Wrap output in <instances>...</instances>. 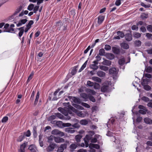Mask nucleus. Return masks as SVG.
Masks as SVG:
<instances>
[{"label":"nucleus","mask_w":152,"mask_h":152,"mask_svg":"<svg viewBox=\"0 0 152 152\" xmlns=\"http://www.w3.org/2000/svg\"><path fill=\"white\" fill-rule=\"evenodd\" d=\"M146 71L147 72L151 73L152 71V68L151 66H148L147 68Z\"/></svg>","instance_id":"nucleus-55"},{"label":"nucleus","mask_w":152,"mask_h":152,"mask_svg":"<svg viewBox=\"0 0 152 152\" xmlns=\"http://www.w3.org/2000/svg\"><path fill=\"white\" fill-rule=\"evenodd\" d=\"M65 131L68 133H73L75 132L74 129L72 128H66L65 129Z\"/></svg>","instance_id":"nucleus-25"},{"label":"nucleus","mask_w":152,"mask_h":152,"mask_svg":"<svg viewBox=\"0 0 152 152\" xmlns=\"http://www.w3.org/2000/svg\"><path fill=\"white\" fill-rule=\"evenodd\" d=\"M51 134L53 135H58L60 137H63L64 136V133L60 131L57 129H55L51 132Z\"/></svg>","instance_id":"nucleus-2"},{"label":"nucleus","mask_w":152,"mask_h":152,"mask_svg":"<svg viewBox=\"0 0 152 152\" xmlns=\"http://www.w3.org/2000/svg\"><path fill=\"white\" fill-rule=\"evenodd\" d=\"M39 143L40 146L41 147H42L43 146V141L42 140V137L41 135H39Z\"/></svg>","instance_id":"nucleus-43"},{"label":"nucleus","mask_w":152,"mask_h":152,"mask_svg":"<svg viewBox=\"0 0 152 152\" xmlns=\"http://www.w3.org/2000/svg\"><path fill=\"white\" fill-rule=\"evenodd\" d=\"M103 61L102 62V64L104 65L109 66L111 64V62L109 60H106L105 58H103Z\"/></svg>","instance_id":"nucleus-18"},{"label":"nucleus","mask_w":152,"mask_h":152,"mask_svg":"<svg viewBox=\"0 0 152 152\" xmlns=\"http://www.w3.org/2000/svg\"><path fill=\"white\" fill-rule=\"evenodd\" d=\"M32 132L34 137V138H36L37 136V128L36 126H34L33 127Z\"/></svg>","instance_id":"nucleus-26"},{"label":"nucleus","mask_w":152,"mask_h":152,"mask_svg":"<svg viewBox=\"0 0 152 152\" xmlns=\"http://www.w3.org/2000/svg\"><path fill=\"white\" fill-rule=\"evenodd\" d=\"M24 27L23 26L20 28H17V29L20 31L18 33V37L19 38H20L23 35L24 32Z\"/></svg>","instance_id":"nucleus-12"},{"label":"nucleus","mask_w":152,"mask_h":152,"mask_svg":"<svg viewBox=\"0 0 152 152\" xmlns=\"http://www.w3.org/2000/svg\"><path fill=\"white\" fill-rule=\"evenodd\" d=\"M35 93V92L34 91H33L32 92L30 99V100L31 101H33L34 100V96Z\"/></svg>","instance_id":"nucleus-48"},{"label":"nucleus","mask_w":152,"mask_h":152,"mask_svg":"<svg viewBox=\"0 0 152 152\" xmlns=\"http://www.w3.org/2000/svg\"><path fill=\"white\" fill-rule=\"evenodd\" d=\"M15 25L14 24H11L10 26L9 24L8 23L6 24L4 27V31L5 32H7L9 33H13L14 32V29L13 28L15 27Z\"/></svg>","instance_id":"nucleus-1"},{"label":"nucleus","mask_w":152,"mask_h":152,"mask_svg":"<svg viewBox=\"0 0 152 152\" xmlns=\"http://www.w3.org/2000/svg\"><path fill=\"white\" fill-rule=\"evenodd\" d=\"M67 28V26L66 25H64V26H62V27L61 28V30L63 32H64L66 31Z\"/></svg>","instance_id":"nucleus-61"},{"label":"nucleus","mask_w":152,"mask_h":152,"mask_svg":"<svg viewBox=\"0 0 152 152\" xmlns=\"http://www.w3.org/2000/svg\"><path fill=\"white\" fill-rule=\"evenodd\" d=\"M39 8V6H34V7L33 8L34 12V13H36L38 11Z\"/></svg>","instance_id":"nucleus-57"},{"label":"nucleus","mask_w":152,"mask_h":152,"mask_svg":"<svg viewBox=\"0 0 152 152\" xmlns=\"http://www.w3.org/2000/svg\"><path fill=\"white\" fill-rule=\"evenodd\" d=\"M87 85L89 86L92 87L94 86V83L93 82L88 80L87 82Z\"/></svg>","instance_id":"nucleus-50"},{"label":"nucleus","mask_w":152,"mask_h":152,"mask_svg":"<svg viewBox=\"0 0 152 152\" xmlns=\"http://www.w3.org/2000/svg\"><path fill=\"white\" fill-rule=\"evenodd\" d=\"M81 104L83 106L87 108H89L90 107V106L88 104L82 102Z\"/></svg>","instance_id":"nucleus-60"},{"label":"nucleus","mask_w":152,"mask_h":152,"mask_svg":"<svg viewBox=\"0 0 152 152\" xmlns=\"http://www.w3.org/2000/svg\"><path fill=\"white\" fill-rule=\"evenodd\" d=\"M54 138L55 142L57 143L63 142L65 141L64 138L58 137H55Z\"/></svg>","instance_id":"nucleus-9"},{"label":"nucleus","mask_w":152,"mask_h":152,"mask_svg":"<svg viewBox=\"0 0 152 152\" xmlns=\"http://www.w3.org/2000/svg\"><path fill=\"white\" fill-rule=\"evenodd\" d=\"M88 98L89 99L90 101L93 102H96V99L94 97L91 95H89V97Z\"/></svg>","instance_id":"nucleus-42"},{"label":"nucleus","mask_w":152,"mask_h":152,"mask_svg":"<svg viewBox=\"0 0 152 152\" xmlns=\"http://www.w3.org/2000/svg\"><path fill=\"white\" fill-rule=\"evenodd\" d=\"M96 74L97 76L101 77H105L106 74L104 72L101 70L98 71L97 72Z\"/></svg>","instance_id":"nucleus-17"},{"label":"nucleus","mask_w":152,"mask_h":152,"mask_svg":"<svg viewBox=\"0 0 152 152\" xmlns=\"http://www.w3.org/2000/svg\"><path fill=\"white\" fill-rule=\"evenodd\" d=\"M105 53V51L104 49L103 48L100 49L99 51V55L100 56H104Z\"/></svg>","instance_id":"nucleus-31"},{"label":"nucleus","mask_w":152,"mask_h":152,"mask_svg":"<svg viewBox=\"0 0 152 152\" xmlns=\"http://www.w3.org/2000/svg\"><path fill=\"white\" fill-rule=\"evenodd\" d=\"M92 79L93 80L98 83H101L102 82V80L99 77H92Z\"/></svg>","instance_id":"nucleus-30"},{"label":"nucleus","mask_w":152,"mask_h":152,"mask_svg":"<svg viewBox=\"0 0 152 152\" xmlns=\"http://www.w3.org/2000/svg\"><path fill=\"white\" fill-rule=\"evenodd\" d=\"M56 145L54 143H50L46 148V150L48 152H50L53 151L56 147Z\"/></svg>","instance_id":"nucleus-3"},{"label":"nucleus","mask_w":152,"mask_h":152,"mask_svg":"<svg viewBox=\"0 0 152 152\" xmlns=\"http://www.w3.org/2000/svg\"><path fill=\"white\" fill-rule=\"evenodd\" d=\"M70 108L74 111V112L76 113L78 116L81 117H84V115L82 113V111H79L78 110L73 107H71Z\"/></svg>","instance_id":"nucleus-6"},{"label":"nucleus","mask_w":152,"mask_h":152,"mask_svg":"<svg viewBox=\"0 0 152 152\" xmlns=\"http://www.w3.org/2000/svg\"><path fill=\"white\" fill-rule=\"evenodd\" d=\"M80 123L82 125H85L88 124V122L86 120L83 119L80 121Z\"/></svg>","instance_id":"nucleus-33"},{"label":"nucleus","mask_w":152,"mask_h":152,"mask_svg":"<svg viewBox=\"0 0 152 152\" xmlns=\"http://www.w3.org/2000/svg\"><path fill=\"white\" fill-rule=\"evenodd\" d=\"M111 140L117 145H118L120 143L121 141L119 137L114 136L111 137Z\"/></svg>","instance_id":"nucleus-8"},{"label":"nucleus","mask_w":152,"mask_h":152,"mask_svg":"<svg viewBox=\"0 0 152 152\" xmlns=\"http://www.w3.org/2000/svg\"><path fill=\"white\" fill-rule=\"evenodd\" d=\"M134 36L135 37L138 38L140 37L141 35L139 33L135 32L134 34Z\"/></svg>","instance_id":"nucleus-51"},{"label":"nucleus","mask_w":152,"mask_h":152,"mask_svg":"<svg viewBox=\"0 0 152 152\" xmlns=\"http://www.w3.org/2000/svg\"><path fill=\"white\" fill-rule=\"evenodd\" d=\"M56 118V117L55 114L54 113V115H52L50 116L48 118V121H51L53 120H54Z\"/></svg>","instance_id":"nucleus-37"},{"label":"nucleus","mask_w":152,"mask_h":152,"mask_svg":"<svg viewBox=\"0 0 152 152\" xmlns=\"http://www.w3.org/2000/svg\"><path fill=\"white\" fill-rule=\"evenodd\" d=\"M72 107V106L70 105L69 106L68 109L67 110V112L68 113V114H69L70 115H73V113H72V112H74V111H73L70 108V107Z\"/></svg>","instance_id":"nucleus-45"},{"label":"nucleus","mask_w":152,"mask_h":152,"mask_svg":"<svg viewBox=\"0 0 152 152\" xmlns=\"http://www.w3.org/2000/svg\"><path fill=\"white\" fill-rule=\"evenodd\" d=\"M90 68L94 70H97L98 68V66L95 64H92L90 66Z\"/></svg>","instance_id":"nucleus-44"},{"label":"nucleus","mask_w":152,"mask_h":152,"mask_svg":"<svg viewBox=\"0 0 152 152\" xmlns=\"http://www.w3.org/2000/svg\"><path fill=\"white\" fill-rule=\"evenodd\" d=\"M109 86L108 85H103L101 88V91L103 92H108L109 90Z\"/></svg>","instance_id":"nucleus-10"},{"label":"nucleus","mask_w":152,"mask_h":152,"mask_svg":"<svg viewBox=\"0 0 152 152\" xmlns=\"http://www.w3.org/2000/svg\"><path fill=\"white\" fill-rule=\"evenodd\" d=\"M56 26H57V29L59 30H61V28L63 26V23L62 22L59 20L56 23Z\"/></svg>","instance_id":"nucleus-13"},{"label":"nucleus","mask_w":152,"mask_h":152,"mask_svg":"<svg viewBox=\"0 0 152 152\" xmlns=\"http://www.w3.org/2000/svg\"><path fill=\"white\" fill-rule=\"evenodd\" d=\"M31 132L29 130H28L26 132H24L23 133V135H24L25 137V136L27 137H29L31 135Z\"/></svg>","instance_id":"nucleus-38"},{"label":"nucleus","mask_w":152,"mask_h":152,"mask_svg":"<svg viewBox=\"0 0 152 152\" xmlns=\"http://www.w3.org/2000/svg\"><path fill=\"white\" fill-rule=\"evenodd\" d=\"M125 62L124 60L123 59H120L118 61V63L120 65H123Z\"/></svg>","instance_id":"nucleus-59"},{"label":"nucleus","mask_w":152,"mask_h":152,"mask_svg":"<svg viewBox=\"0 0 152 152\" xmlns=\"http://www.w3.org/2000/svg\"><path fill=\"white\" fill-rule=\"evenodd\" d=\"M147 29L149 32L152 33V25H148L147 26Z\"/></svg>","instance_id":"nucleus-49"},{"label":"nucleus","mask_w":152,"mask_h":152,"mask_svg":"<svg viewBox=\"0 0 152 152\" xmlns=\"http://www.w3.org/2000/svg\"><path fill=\"white\" fill-rule=\"evenodd\" d=\"M94 89H99V88L100 86L99 84L95 83V84H94Z\"/></svg>","instance_id":"nucleus-62"},{"label":"nucleus","mask_w":152,"mask_h":152,"mask_svg":"<svg viewBox=\"0 0 152 152\" xmlns=\"http://www.w3.org/2000/svg\"><path fill=\"white\" fill-rule=\"evenodd\" d=\"M92 138V137L91 136V135H90L89 134L86 135L85 137V139H86L88 141H89V140H91Z\"/></svg>","instance_id":"nucleus-54"},{"label":"nucleus","mask_w":152,"mask_h":152,"mask_svg":"<svg viewBox=\"0 0 152 152\" xmlns=\"http://www.w3.org/2000/svg\"><path fill=\"white\" fill-rule=\"evenodd\" d=\"M99 68L102 70H104V71H107L108 70V68L107 66H99Z\"/></svg>","instance_id":"nucleus-41"},{"label":"nucleus","mask_w":152,"mask_h":152,"mask_svg":"<svg viewBox=\"0 0 152 152\" xmlns=\"http://www.w3.org/2000/svg\"><path fill=\"white\" fill-rule=\"evenodd\" d=\"M34 23V22L32 20H30L29 21L28 23L27 24L26 27L30 28L31 27V26Z\"/></svg>","instance_id":"nucleus-46"},{"label":"nucleus","mask_w":152,"mask_h":152,"mask_svg":"<svg viewBox=\"0 0 152 152\" xmlns=\"http://www.w3.org/2000/svg\"><path fill=\"white\" fill-rule=\"evenodd\" d=\"M27 20L26 19H23L20 20L18 23L17 24V27H19L21 26L22 24H25L27 21Z\"/></svg>","instance_id":"nucleus-16"},{"label":"nucleus","mask_w":152,"mask_h":152,"mask_svg":"<svg viewBox=\"0 0 152 152\" xmlns=\"http://www.w3.org/2000/svg\"><path fill=\"white\" fill-rule=\"evenodd\" d=\"M55 114L56 118L57 117L60 119H63L64 118L63 115L60 113H55Z\"/></svg>","instance_id":"nucleus-36"},{"label":"nucleus","mask_w":152,"mask_h":152,"mask_svg":"<svg viewBox=\"0 0 152 152\" xmlns=\"http://www.w3.org/2000/svg\"><path fill=\"white\" fill-rule=\"evenodd\" d=\"M82 136L80 134H77L75 136V140L77 142H79L80 141V140Z\"/></svg>","instance_id":"nucleus-29"},{"label":"nucleus","mask_w":152,"mask_h":152,"mask_svg":"<svg viewBox=\"0 0 152 152\" xmlns=\"http://www.w3.org/2000/svg\"><path fill=\"white\" fill-rule=\"evenodd\" d=\"M80 96L82 98L84 99L85 101H86L87 99H88L89 97V95H87L86 93H82L80 94Z\"/></svg>","instance_id":"nucleus-22"},{"label":"nucleus","mask_w":152,"mask_h":152,"mask_svg":"<svg viewBox=\"0 0 152 152\" xmlns=\"http://www.w3.org/2000/svg\"><path fill=\"white\" fill-rule=\"evenodd\" d=\"M27 144V142H25L20 145V148L25 149Z\"/></svg>","instance_id":"nucleus-52"},{"label":"nucleus","mask_w":152,"mask_h":152,"mask_svg":"<svg viewBox=\"0 0 152 152\" xmlns=\"http://www.w3.org/2000/svg\"><path fill=\"white\" fill-rule=\"evenodd\" d=\"M78 146H80V144H72L70 145L69 147L70 151V152H73Z\"/></svg>","instance_id":"nucleus-4"},{"label":"nucleus","mask_w":152,"mask_h":152,"mask_svg":"<svg viewBox=\"0 0 152 152\" xmlns=\"http://www.w3.org/2000/svg\"><path fill=\"white\" fill-rule=\"evenodd\" d=\"M134 43L135 46L137 47L140 46L141 45V42L140 40H135Z\"/></svg>","instance_id":"nucleus-35"},{"label":"nucleus","mask_w":152,"mask_h":152,"mask_svg":"<svg viewBox=\"0 0 152 152\" xmlns=\"http://www.w3.org/2000/svg\"><path fill=\"white\" fill-rule=\"evenodd\" d=\"M144 122L148 124H151V119L148 118H145L144 119Z\"/></svg>","instance_id":"nucleus-40"},{"label":"nucleus","mask_w":152,"mask_h":152,"mask_svg":"<svg viewBox=\"0 0 152 152\" xmlns=\"http://www.w3.org/2000/svg\"><path fill=\"white\" fill-rule=\"evenodd\" d=\"M89 147L90 148H92L97 149L100 148V146L98 144L92 143L90 144Z\"/></svg>","instance_id":"nucleus-21"},{"label":"nucleus","mask_w":152,"mask_h":152,"mask_svg":"<svg viewBox=\"0 0 152 152\" xmlns=\"http://www.w3.org/2000/svg\"><path fill=\"white\" fill-rule=\"evenodd\" d=\"M125 38L127 41H130L132 39V35L130 33H127L125 35Z\"/></svg>","instance_id":"nucleus-14"},{"label":"nucleus","mask_w":152,"mask_h":152,"mask_svg":"<svg viewBox=\"0 0 152 152\" xmlns=\"http://www.w3.org/2000/svg\"><path fill=\"white\" fill-rule=\"evenodd\" d=\"M117 34L118 36L121 38H123L125 36L124 33L122 31H118L117 32Z\"/></svg>","instance_id":"nucleus-32"},{"label":"nucleus","mask_w":152,"mask_h":152,"mask_svg":"<svg viewBox=\"0 0 152 152\" xmlns=\"http://www.w3.org/2000/svg\"><path fill=\"white\" fill-rule=\"evenodd\" d=\"M132 29L133 30H138V27L137 26L135 25H133L132 27Z\"/></svg>","instance_id":"nucleus-64"},{"label":"nucleus","mask_w":152,"mask_h":152,"mask_svg":"<svg viewBox=\"0 0 152 152\" xmlns=\"http://www.w3.org/2000/svg\"><path fill=\"white\" fill-rule=\"evenodd\" d=\"M21 9L22 7L21 6L19 8H18L17 9L16 11L14 13L12 16L16 15L21 10Z\"/></svg>","instance_id":"nucleus-47"},{"label":"nucleus","mask_w":152,"mask_h":152,"mask_svg":"<svg viewBox=\"0 0 152 152\" xmlns=\"http://www.w3.org/2000/svg\"><path fill=\"white\" fill-rule=\"evenodd\" d=\"M54 137L53 136H50L49 137H48L47 139H48V142H51L53 140Z\"/></svg>","instance_id":"nucleus-53"},{"label":"nucleus","mask_w":152,"mask_h":152,"mask_svg":"<svg viewBox=\"0 0 152 152\" xmlns=\"http://www.w3.org/2000/svg\"><path fill=\"white\" fill-rule=\"evenodd\" d=\"M28 149L31 152H36V151L37 150V147L34 144L30 145Z\"/></svg>","instance_id":"nucleus-11"},{"label":"nucleus","mask_w":152,"mask_h":152,"mask_svg":"<svg viewBox=\"0 0 152 152\" xmlns=\"http://www.w3.org/2000/svg\"><path fill=\"white\" fill-rule=\"evenodd\" d=\"M34 7V5L32 4H30L27 7V10L30 11H32Z\"/></svg>","instance_id":"nucleus-39"},{"label":"nucleus","mask_w":152,"mask_h":152,"mask_svg":"<svg viewBox=\"0 0 152 152\" xmlns=\"http://www.w3.org/2000/svg\"><path fill=\"white\" fill-rule=\"evenodd\" d=\"M104 49L106 50H111V46L108 45H105Z\"/></svg>","instance_id":"nucleus-58"},{"label":"nucleus","mask_w":152,"mask_h":152,"mask_svg":"<svg viewBox=\"0 0 152 152\" xmlns=\"http://www.w3.org/2000/svg\"><path fill=\"white\" fill-rule=\"evenodd\" d=\"M77 66H75L71 72V74L72 75H75L77 72Z\"/></svg>","instance_id":"nucleus-28"},{"label":"nucleus","mask_w":152,"mask_h":152,"mask_svg":"<svg viewBox=\"0 0 152 152\" xmlns=\"http://www.w3.org/2000/svg\"><path fill=\"white\" fill-rule=\"evenodd\" d=\"M67 147L66 143L61 144L59 147L58 148L57 152H63L65 149H66Z\"/></svg>","instance_id":"nucleus-7"},{"label":"nucleus","mask_w":152,"mask_h":152,"mask_svg":"<svg viewBox=\"0 0 152 152\" xmlns=\"http://www.w3.org/2000/svg\"><path fill=\"white\" fill-rule=\"evenodd\" d=\"M120 45L122 48L124 49H128L129 48L128 44L125 42L121 43Z\"/></svg>","instance_id":"nucleus-19"},{"label":"nucleus","mask_w":152,"mask_h":152,"mask_svg":"<svg viewBox=\"0 0 152 152\" xmlns=\"http://www.w3.org/2000/svg\"><path fill=\"white\" fill-rule=\"evenodd\" d=\"M68 98L71 101L73 102L74 103L78 104H80L81 102L80 99L75 97L69 96Z\"/></svg>","instance_id":"nucleus-5"},{"label":"nucleus","mask_w":152,"mask_h":152,"mask_svg":"<svg viewBox=\"0 0 152 152\" xmlns=\"http://www.w3.org/2000/svg\"><path fill=\"white\" fill-rule=\"evenodd\" d=\"M116 69L115 68H112L109 70V73L111 75H115L116 74Z\"/></svg>","instance_id":"nucleus-23"},{"label":"nucleus","mask_w":152,"mask_h":152,"mask_svg":"<svg viewBox=\"0 0 152 152\" xmlns=\"http://www.w3.org/2000/svg\"><path fill=\"white\" fill-rule=\"evenodd\" d=\"M106 57L108 59L111 60L113 59L114 58V56L112 53H108L106 54Z\"/></svg>","instance_id":"nucleus-27"},{"label":"nucleus","mask_w":152,"mask_h":152,"mask_svg":"<svg viewBox=\"0 0 152 152\" xmlns=\"http://www.w3.org/2000/svg\"><path fill=\"white\" fill-rule=\"evenodd\" d=\"M8 119V118L7 116H5L1 120V122L2 123H5L6 122Z\"/></svg>","instance_id":"nucleus-56"},{"label":"nucleus","mask_w":152,"mask_h":152,"mask_svg":"<svg viewBox=\"0 0 152 152\" xmlns=\"http://www.w3.org/2000/svg\"><path fill=\"white\" fill-rule=\"evenodd\" d=\"M105 17L101 15L98 17V23L99 24H101L104 19Z\"/></svg>","instance_id":"nucleus-15"},{"label":"nucleus","mask_w":152,"mask_h":152,"mask_svg":"<svg viewBox=\"0 0 152 152\" xmlns=\"http://www.w3.org/2000/svg\"><path fill=\"white\" fill-rule=\"evenodd\" d=\"M144 81L145 80H143V82L142 83V85L143 86L144 89L147 91L150 90L151 89V88L149 86L147 85H144Z\"/></svg>","instance_id":"nucleus-24"},{"label":"nucleus","mask_w":152,"mask_h":152,"mask_svg":"<svg viewBox=\"0 0 152 152\" xmlns=\"http://www.w3.org/2000/svg\"><path fill=\"white\" fill-rule=\"evenodd\" d=\"M25 138V137L24 135L23 134H22L20 136L18 137V139L17 140V141L18 142H20L22 141Z\"/></svg>","instance_id":"nucleus-34"},{"label":"nucleus","mask_w":152,"mask_h":152,"mask_svg":"<svg viewBox=\"0 0 152 152\" xmlns=\"http://www.w3.org/2000/svg\"><path fill=\"white\" fill-rule=\"evenodd\" d=\"M121 0H116L115 4L116 6H118L121 5Z\"/></svg>","instance_id":"nucleus-63"},{"label":"nucleus","mask_w":152,"mask_h":152,"mask_svg":"<svg viewBox=\"0 0 152 152\" xmlns=\"http://www.w3.org/2000/svg\"><path fill=\"white\" fill-rule=\"evenodd\" d=\"M112 50L113 53L116 54H118L120 53V49L116 47H113Z\"/></svg>","instance_id":"nucleus-20"}]
</instances>
